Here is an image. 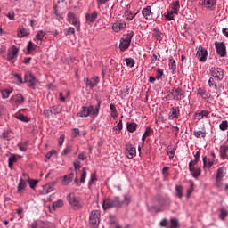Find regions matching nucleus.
<instances>
[{"instance_id": "35", "label": "nucleus", "mask_w": 228, "mask_h": 228, "mask_svg": "<svg viewBox=\"0 0 228 228\" xmlns=\"http://www.w3.org/2000/svg\"><path fill=\"white\" fill-rule=\"evenodd\" d=\"M110 110L111 111L112 118H117V117H118V112L117 111V107L115 106V104L111 103L110 105Z\"/></svg>"}, {"instance_id": "10", "label": "nucleus", "mask_w": 228, "mask_h": 228, "mask_svg": "<svg viewBox=\"0 0 228 228\" xmlns=\"http://www.w3.org/2000/svg\"><path fill=\"white\" fill-rule=\"evenodd\" d=\"M99 77L94 76L91 79L88 77L84 78V83L86 86V88H90V90L95 88V86H97V85H99Z\"/></svg>"}, {"instance_id": "30", "label": "nucleus", "mask_w": 228, "mask_h": 228, "mask_svg": "<svg viewBox=\"0 0 228 228\" xmlns=\"http://www.w3.org/2000/svg\"><path fill=\"white\" fill-rule=\"evenodd\" d=\"M181 8V4H179V1H175L172 3V12L175 15H178L179 9Z\"/></svg>"}, {"instance_id": "50", "label": "nucleus", "mask_w": 228, "mask_h": 228, "mask_svg": "<svg viewBox=\"0 0 228 228\" xmlns=\"http://www.w3.org/2000/svg\"><path fill=\"white\" fill-rule=\"evenodd\" d=\"M170 228H177L179 227V220L175 219V218H172L170 220Z\"/></svg>"}, {"instance_id": "44", "label": "nucleus", "mask_w": 228, "mask_h": 228, "mask_svg": "<svg viewBox=\"0 0 228 228\" xmlns=\"http://www.w3.org/2000/svg\"><path fill=\"white\" fill-rule=\"evenodd\" d=\"M12 93V90L10 89H4L1 91L2 94V99H8L10 97V94Z\"/></svg>"}, {"instance_id": "38", "label": "nucleus", "mask_w": 228, "mask_h": 228, "mask_svg": "<svg viewBox=\"0 0 228 228\" xmlns=\"http://www.w3.org/2000/svg\"><path fill=\"white\" fill-rule=\"evenodd\" d=\"M97 181V174L93 173L91 175V178L88 182V188L91 189L93 184H95V182Z\"/></svg>"}, {"instance_id": "2", "label": "nucleus", "mask_w": 228, "mask_h": 228, "mask_svg": "<svg viewBox=\"0 0 228 228\" xmlns=\"http://www.w3.org/2000/svg\"><path fill=\"white\" fill-rule=\"evenodd\" d=\"M101 110V100H97V104L95 107L94 105H89L88 107L83 106L80 111L77 114V117L85 118L87 117H97L99 115V110Z\"/></svg>"}, {"instance_id": "46", "label": "nucleus", "mask_w": 228, "mask_h": 228, "mask_svg": "<svg viewBox=\"0 0 228 228\" xmlns=\"http://www.w3.org/2000/svg\"><path fill=\"white\" fill-rule=\"evenodd\" d=\"M219 129H221V131H227L228 121L227 120L222 121L221 124L219 125Z\"/></svg>"}, {"instance_id": "52", "label": "nucleus", "mask_w": 228, "mask_h": 228, "mask_svg": "<svg viewBox=\"0 0 228 228\" xmlns=\"http://www.w3.org/2000/svg\"><path fill=\"white\" fill-rule=\"evenodd\" d=\"M163 76H164L163 69H158L155 76V79H157V81H159V79H161Z\"/></svg>"}, {"instance_id": "40", "label": "nucleus", "mask_w": 228, "mask_h": 228, "mask_svg": "<svg viewBox=\"0 0 228 228\" xmlns=\"http://www.w3.org/2000/svg\"><path fill=\"white\" fill-rule=\"evenodd\" d=\"M189 184L190 186L187 189V199H190V196L191 195V193H193V190L195 189V184L193 183V182L190 181Z\"/></svg>"}, {"instance_id": "33", "label": "nucleus", "mask_w": 228, "mask_h": 228, "mask_svg": "<svg viewBox=\"0 0 228 228\" xmlns=\"http://www.w3.org/2000/svg\"><path fill=\"white\" fill-rule=\"evenodd\" d=\"M183 190H184L183 185L175 186V196L178 197V199H183Z\"/></svg>"}, {"instance_id": "8", "label": "nucleus", "mask_w": 228, "mask_h": 228, "mask_svg": "<svg viewBox=\"0 0 228 228\" xmlns=\"http://www.w3.org/2000/svg\"><path fill=\"white\" fill-rule=\"evenodd\" d=\"M19 56V48L13 45L8 50L7 60L11 63H15L17 57Z\"/></svg>"}, {"instance_id": "25", "label": "nucleus", "mask_w": 228, "mask_h": 228, "mask_svg": "<svg viewBox=\"0 0 228 228\" xmlns=\"http://www.w3.org/2000/svg\"><path fill=\"white\" fill-rule=\"evenodd\" d=\"M26 180H24L23 178H20L19 180L18 185H17V193H22L23 191L26 190Z\"/></svg>"}, {"instance_id": "22", "label": "nucleus", "mask_w": 228, "mask_h": 228, "mask_svg": "<svg viewBox=\"0 0 228 228\" xmlns=\"http://www.w3.org/2000/svg\"><path fill=\"white\" fill-rule=\"evenodd\" d=\"M46 33L44 30H39L36 37H35V42L37 44V45H42V40H44V37H45Z\"/></svg>"}, {"instance_id": "58", "label": "nucleus", "mask_w": 228, "mask_h": 228, "mask_svg": "<svg viewBox=\"0 0 228 228\" xmlns=\"http://www.w3.org/2000/svg\"><path fill=\"white\" fill-rule=\"evenodd\" d=\"M167 154L169 157V159H174V157L175 156V148H174L170 151H167Z\"/></svg>"}, {"instance_id": "1", "label": "nucleus", "mask_w": 228, "mask_h": 228, "mask_svg": "<svg viewBox=\"0 0 228 228\" xmlns=\"http://www.w3.org/2000/svg\"><path fill=\"white\" fill-rule=\"evenodd\" d=\"M129 206L131 204V196L124 195V200H120L119 197H115L114 199H107L103 200L102 208L111 209V208H122V206Z\"/></svg>"}, {"instance_id": "45", "label": "nucleus", "mask_w": 228, "mask_h": 228, "mask_svg": "<svg viewBox=\"0 0 228 228\" xmlns=\"http://www.w3.org/2000/svg\"><path fill=\"white\" fill-rule=\"evenodd\" d=\"M16 118L17 120H20V122H29V118L24 116V114H18Z\"/></svg>"}, {"instance_id": "11", "label": "nucleus", "mask_w": 228, "mask_h": 228, "mask_svg": "<svg viewBox=\"0 0 228 228\" xmlns=\"http://www.w3.org/2000/svg\"><path fill=\"white\" fill-rule=\"evenodd\" d=\"M100 218L101 213L99 210H93L89 216V224H91V225H99Z\"/></svg>"}, {"instance_id": "12", "label": "nucleus", "mask_w": 228, "mask_h": 228, "mask_svg": "<svg viewBox=\"0 0 228 228\" xmlns=\"http://www.w3.org/2000/svg\"><path fill=\"white\" fill-rule=\"evenodd\" d=\"M126 149V156L128 159H133L134 156H136V148L134 147L131 142H127L125 146Z\"/></svg>"}, {"instance_id": "32", "label": "nucleus", "mask_w": 228, "mask_h": 228, "mask_svg": "<svg viewBox=\"0 0 228 228\" xmlns=\"http://www.w3.org/2000/svg\"><path fill=\"white\" fill-rule=\"evenodd\" d=\"M142 15L146 20L149 19V17H151V5H148L142 10Z\"/></svg>"}, {"instance_id": "14", "label": "nucleus", "mask_w": 228, "mask_h": 228, "mask_svg": "<svg viewBox=\"0 0 228 228\" xmlns=\"http://www.w3.org/2000/svg\"><path fill=\"white\" fill-rule=\"evenodd\" d=\"M25 98L21 94H17L11 97L10 102L12 106H19L20 104H24Z\"/></svg>"}, {"instance_id": "49", "label": "nucleus", "mask_w": 228, "mask_h": 228, "mask_svg": "<svg viewBox=\"0 0 228 228\" xmlns=\"http://www.w3.org/2000/svg\"><path fill=\"white\" fill-rule=\"evenodd\" d=\"M122 128H123L122 119H120L118 121V123L117 124V126L113 129H114V131H118V133H116V134H120V131H122Z\"/></svg>"}, {"instance_id": "53", "label": "nucleus", "mask_w": 228, "mask_h": 228, "mask_svg": "<svg viewBox=\"0 0 228 228\" xmlns=\"http://www.w3.org/2000/svg\"><path fill=\"white\" fill-rule=\"evenodd\" d=\"M220 218L221 220H225V218H227V215H228V212L225 208H221L220 210Z\"/></svg>"}, {"instance_id": "37", "label": "nucleus", "mask_w": 228, "mask_h": 228, "mask_svg": "<svg viewBox=\"0 0 228 228\" xmlns=\"http://www.w3.org/2000/svg\"><path fill=\"white\" fill-rule=\"evenodd\" d=\"M203 165L206 168H211L213 167V161L209 160V158L203 157Z\"/></svg>"}, {"instance_id": "19", "label": "nucleus", "mask_w": 228, "mask_h": 228, "mask_svg": "<svg viewBox=\"0 0 228 228\" xmlns=\"http://www.w3.org/2000/svg\"><path fill=\"white\" fill-rule=\"evenodd\" d=\"M86 181V168H82V173L80 175V181L77 178L74 179V182L76 183L77 186H79L80 184H85V182Z\"/></svg>"}, {"instance_id": "41", "label": "nucleus", "mask_w": 228, "mask_h": 228, "mask_svg": "<svg viewBox=\"0 0 228 228\" xmlns=\"http://www.w3.org/2000/svg\"><path fill=\"white\" fill-rule=\"evenodd\" d=\"M63 31L66 37H69L70 35H76V28H74V27H69Z\"/></svg>"}, {"instance_id": "4", "label": "nucleus", "mask_w": 228, "mask_h": 228, "mask_svg": "<svg viewBox=\"0 0 228 228\" xmlns=\"http://www.w3.org/2000/svg\"><path fill=\"white\" fill-rule=\"evenodd\" d=\"M67 200L75 211H77V209H82V208L85 206V202H83V199H81L79 196H76L74 193H69L67 196Z\"/></svg>"}, {"instance_id": "20", "label": "nucleus", "mask_w": 228, "mask_h": 228, "mask_svg": "<svg viewBox=\"0 0 228 228\" xmlns=\"http://www.w3.org/2000/svg\"><path fill=\"white\" fill-rule=\"evenodd\" d=\"M227 151H228V145L227 144H223V145L220 146L219 154H220L221 159H228Z\"/></svg>"}, {"instance_id": "3", "label": "nucleus", "mask_w": 228, "mask_h": 228, "mask_svg": "<svg viewBox=\"0 0 228 228\" xmlns=\"http://www.w3.org/2000/svg\"><path fill=\"white\" fill-rule=\"evenodd\" d=\"M133 37H134V31L130 30L128 33L124 34L119 40V51L124 53L127 51L131 46V41L133 40Z\"/></svg>"}, {"instance_id": "56", "label": "nucleus", "mask_w": 228, "mask_h": 228, "mask_svg": "<svg viewBox=\"0 0 228 228\" xmlns=\"http://www.w3.org/2000/svg\"><path fill=\"white\" fill-rule=\"evenodd\" d=\"M15 161H17V158H15V156L9 157L8 163H9L10 168H12V167H13V164L15 163Z\"/></svg>"}, {"instance_id": "64", "label": "nucleus", "mask_w": 228, "mask_h": 228, "mask_svg": "<svg viewBox=\"0 0 228 228\" xmlns=\"http://www.w3.org/2000/svg\"><path fill=\"white\" fill-rule=\"evenodd\" d=\"M72 136L77 138L79 136V128H72Z\"/></svg>"}, {"instance_id": "26", "label": "nucleus", "mask_w": 228, "mask_h": 228, "mask_svg": "<svg viewBox=\"0 0 228 228\" xmlns=\"http://www.w3.org/2000/svg\"><path fill=\"white\" fill-rule=\"evenodd\" d=\"M136 15H138V11H130V10H126L125 12V17L126 19V20H133L134 19V17H136Z\"/></svg>"}, {"instance_id": "43", "label": "nucleus", "mask_w": 228, "mask_h": 228, "mask_svg": "<svg viewBox=\"0 0 228 228\" xmlns=\"http://www.w3.org/2000/svg\"><path fill=\"white\" fill-rule=\"evenodd\" d=\"M204 117H209L208 110H201L200 113H198V120H202Z\"/></svg>"}, {"instance_id": "15", "label": "nucleus", "mask_w": 228, "mask_h": 228, "mask_svg": "<svg viewBox=\"0 0 228 228\" xmlns=\"http://www.w3.org/2000/svg\"><path fill=\"white\" fill-rule=\"evenodd\" d=\"M37 77L33 76L31 73H26L24 76V82L28 84V86L30 88H35V85H37Z\"/></svg>"}, {"instance_id": "34", "label": "nucleus", "mask_w": 228, "mask_h": 228, "mask_svg": "<svg viewBox=\"0 0 228 228\" xmlns=\"http://www.w3.org/2000/svg\"><path fill=\"white\" fill-rule=\"evenodd\" d=\"M177 66L175 65V61L174 58L169 59V70H172V74H175Z\"/></svg>"}, {"instance_id": "55", "label": "nucleus", "mask_w": 228, "mask_h": 228, "mask_svg": "<svg viewBox=\"0 0 228 228\" xmlns=\"http://www.w3.org/2000/svg\"><path fill=\"white\" fill-rule=\"evenodd\" d=\"M224 167H219L217 169L216 179H222L224 177Z\"/></svg>"}, {"instance_id": "57", "label": "nucleus", "mask_w": 228, "mask_h": 228, "mask_svg": "<svg viewBox=\"0 0 228 228\" xmlns=\"http://www.w3.org/2000/svg\"><path fill=\"white\" fill-rule=\"evenodd\" d=\"M72 152V146H68L62 151V156H67Z\"/></svg>"}, {"instance_id": "54", "label": "nucleus", "mask_w": 228, "mask_h": 228, "mask_svg": "<svg viewBox=\"0 0 228 228\" xmlns=\"http://www.w3.org/2000/svg\"><path fill=\"white\" fill-rule=\"evenodd\" d=\"M148 136H151V128H146V131L142 137V143H145V140L148 138Z\"/></svg>"}, {"instance_id": "16", "label": "nucleus", "mask_w": 228, "mask_h": 228, "mask_svg": "<svg viewBox=\"0 0 228 228\" xmlns=\"http://www.w3.org/2000/svg\"><path fill=\"white\" fill-rule=\"evenodd\" d=\"M127 23L124 20H118L112 24V29L115 33H120L123 29H126Z\"/></svg>"}, {"instance_id": "63", "label": "nucleus", "mask_w": 228, "mask_h": 228, "mask_svg": "<svg viewBox=\"0 0 228 228\" xmlns=\"http://www.w3.org/2000/svg\"><path fill=\"white\" fill-rule=\"evenodd\" d=\"M54 154H56V151L55 150H52L50 151L48 153H46L45 158L46 159H51L52 156H54Z\"/></svg>"}, {"instance_id": "17", "label": "nucleus", "mask_w": 228, "mask_h": 228, "mask_svg": "<svg viewBox=\"0 0 228 228\" xmlns=\"http://www.w3.org/2000/svg\"><path fill=\"white\" fill-rule=\"evenodd\" d=\"M201 6L207 10L213 12L216 8V0H201Z\"/></svg>"}, {"instance_id": "31", "label": "nucleus", "mask_w": 228, "mask_h": 228, "mask_svg": "<svg viewBox=\"0 0 228 228\" xmlns=\"http://www.w3.org/2000/svg\"><path fill=\"white\" fill-rule=\"evenodd\" d=\"M137 127H138V124H136V123H133V122L126 123V129L129 133H134V131H136Z\"/></svg>"}, {"instance_id": "61", "label": "nucleus", "mask_w": 228, "mask_h": 228, "mask_svg": "<svg viewBox=\"0 0 228 228\" xmlns=\"http://www.w3.org/2000/svg\"><path fill=\"white\" fill-rule=\"evenodd\" d=\"M43 115L44 117H45V118H49V117H51V115H53V111L50 110H45L43 111Z\"/></svg>"}, {"instance_id": "51", "label": "nucleus", "mask_w": 228, "mask_h": 228, "mask_svg": "<svg viewBox=\"0 0 228 228\" xmlns=\"http://www.w3.org/2000/svg\"><path fill=\"white\" fill-rule=\"evenodd\" d=\"M194 136L196 138H206V132H202V131H195L194 132Z\"/></svg>"}, {"instance_id": "5", "label": "nucleus", "mask_w": 228, "mask_h": 228, "mask_svg": "<svg viewBox=\"0 0 228 228\" xmlns=\"http://www.w3.org/2000/svg\"><path fill=\"white\" fill-rule=\"evenodd\" d=\"M67 20L68 22H69V24H72V26H74L77 31L81 29V23L79 22V19L76 16L74 12H68Z\"/></svg>"}, {"instance_id": "21", "label": "nucleus", "mask_w": 228, "mask_h": 228, "mask_svg": "<svg viewBox=\"0 0 228 228\" xmlns=\"http://www.w3.org/2000/svg\"><path fill=\"white\" fill-rule=\"evenodd\" d=\"M56 184V183H47L43 186L42 190L40 191V193L42 195H47V193H51L53 191V187Z\"/></svg>"}, {"instance_id": "47", "label": "nucleus", "mask_w": 228, "mask_h": 228, "mask_svg": "<svg viewBox=\"0 0 228 228\" xmlns=\"http://www.w3.org/2000/svg\"><path fill=\"white\" fill-rule=\"evenodd\" d=\"M50 110L52 111V114L53 113V115H58L61 113V109H60L59 106H53Z\"/></svg>"}, {"instance_id": "6", "label": "nucleus", "mask_w": 228, "mask_h": 228, "mask_svg": "<svg viewBox=\"0 0 228 228\" xmlns=\"http://www.w3.org/2000/svg\"><path fill=\"white\" fill-rule=\"evenodd\" d=\"M210 76L217 82L223 81L224 76V69L222 68H211Z\"/></svg>"}, {"instance_id": "39", "label": "nucleus", "mask_w": 228, "mask_h": 228, "mask_svg": "<svg viewBox=\"0 0 228 228\" xmlns=\"http://www.w3.org/2000/svg\"><path fill=\"white\" fill-rule=\"evenodd\" d=\"M37 49V45L33 44L32 41H29L27 45V53L28 54H31L32 51H35Z\"/></svg>"}, {"instance_id": "7", "label": "nucleus", "mask_w": 228, "mask_h": 228, "mask_svg": "<svg viewBox=\"0 0 228 228\" xmlns=\"http://www.w3.org/2000/svg\"><path fill=\"white\" fill-rule=\"evenodd\" d=\"M215 47L220 58H224V56H227V47H225V44L224 42L216 41Z\"/></svg>"}, {"instance_id": "9", "label": "nucleus", "mask_w": 228, "mask_h": 228, "mask_svg": "<svg viewBox=\"0 0 228 228\" xmlns=\"http://www.w3.org/2000/svg\"><path fill=\"white\" fill-rule=\"evenodd\" d=\"M196 58L201 63H205L206 60H208V50L202 47V45H200L197 50Z\"/></svg>"}, {"instance_id": "36", "label": "nucleus", "mask_w": 228, "mask_h": 228, "mask_svg": "<svg viewBox=\"0 0 228 228\" xmlns=\"http://www.w3.org/2000/svg\"><path fill=\"white\" fill-rule=\"evenodd\" d=\"M59 208H63V200H58L57 201L53 202V209H58Z\"/></svg>"}, {"instance_id": "42", "label": "nucleus", "mask_w": 228, "mask_h": 228, "mask_svg": "<svg viewBox=\"0 0 228 228\" xmlns=\"http://www.w3.org/2000/svg\"><path fill=\"white\" fill-rule=\"evenodd\" d=\"M28 35H29V32H28V29L24 28H20V30L18 32V37H20V38L28 37Z\"/></svg>"}, {"instance_id": "23", "label": "nucleus", "mask_w": 228, "mask_h": 228, "mask_svg": "<svg viewBox=\"0 0 228 228\" xmlns=\"http://www.w3.org/2000/svg\"><path fill=\"white\" fill-rule=\"evenodd\" d=\"M179 109L177 107H172L169 111L168 118L169 120H174V118H179Z\"/></svg>"}, {"instance_id": "29", "label": "nucleus", "mask_w": 228, "mask_h": 228, "mask_svg": "<svg viewBox=\"0 0 228 228\" xmlns=\"http://www.w3.org/2000/svg\"><path fill=\"white\" fill-rule=\"evenodd\" d=\"M189 170L191 172V175L197 179L199 175H200V167H189Z\"/></svg>"}, {"instance_id": "48", "label": "nucleus", "mask_w": 228, "mask_h": 228, "mask_svg": "<svg viewBox=\"0 0 228 228\" xmlns=\"http://www.w3.org/2000/svg\"><path fill=\"white\" fill-rule=\"evenodd\" d=\"M126 63L127 65V67H130V69H133V67H134V59L133 58H126Z\"/></svg>"}, {"instance_id": "62", "label": "nucleus", "mask_w": 228, "mask_h": 228, "mask_svg": "<svg viewBox=\"0 0 228 228\" xmlns=\"http://www.w3.org/2000/svg\"><path fill=\"white\" fill-rule=\"evenodd\" d=\"M28 184H29L30 188L33 190V189H35V186H37V184H38V180H30L28 182Z\"/></svg>"}, {"instance_id": "24", "label": "nucleus", "mask_w": 228, "mask_h": 228, "mask_svg": "<svg viewBox=\"0 0 228 228\" xmlns=\"http://www.w3.org/2000/svg\"><path fill=\"white\" fill-rule=\"evenodd\" d=\"M74 181V173H70L68 175L63 176V180L61 182L62 186H68V184H70Z\"/></svg>"}, {"instance_id": "60", "label": "nucleus", "mask_w": 228, "mask_h": 228, "mask_svg": "<svg viewBox=\"0 0 228 228\" xmlns=\"http://www.w3.org/2000/svg\"><path fill=\"white\" fill-rule=\"evenodd\" d=\"M174 13L172 11L165 15L166 20H174Z\"/></svg>"}, {"instance_id": "59", "label": "nucleus", "mask_w": 228, "mask_h": 228, "mask_svg": "<svg viewBox=\"0 0 228 228\" xmlns=\"http://www.w3.org/2000/svg\"><path fill=\"white\" fill-rule=\"evenodd\" d=\"M2 138L10 142V140H12V138H10V131H4L2 134Z\"/></svg>"}, {"instance_id": "27", "label": "nucleus", "mask_w": 228, "mask_h": 228, "mask_svg": "<svg viewBox=\"0 0 228 228\" xmlns=\"http://www.w3.org/2000/svg\"><path fill=\"white\" fill-rule=\"evenodd\" d=\"M97 12L94 11L92 13L86 14V22H95L97 19Z\"/></svg>"}, {"instance_id": "13", "label": "nucleus", "mask_w": 228, "mask_h": 228, "mask_svg": "<svg viewBox=\"0 0 228 228\" xmlns=\"http://www.w3.org/2000/svg\"><path fill=\"white\" fill-rule=\"evenodd\" d=\"M172 95L174 101H183V99H184V90L181 87L173 88Z\"/></svg>"}, {"instance_id": "28", "label": "nucleus", "mask_w": 228, "mask_h": 228, "mask_svg": "<svg viewBox=\"0 0 228 228\" xmlns=\"http://www.w3.org/2000/svg\"><path fill=\"white\" fill-rule=\"evenodd\" d=\"M208 86L210 88H214V90H217L218 89V80H216V78H214L213 77H211L208 79Z\"/></svg>"}, {"instance_id": "18", "label": "nucleus", "mask_w": 228, "mask_h": 228, "mask_svg": "<svg viewBox=\"0 0 228 228\" xmlns=\"http://www.w3.org/2000/svg\"><path fill=\"white\" fill-rule=\"evenodd\" d=\"M53 224L50 222H45V221H34L31 224V228H52Z\"/></svg>"}]
</instances>
